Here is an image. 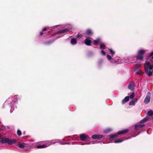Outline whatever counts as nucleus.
<instances>
[{
	"label": "nucleus",
	"instance_id": "dca6fc26",
	"mask_svg": "<svg viewBox=\"0 0 153 153\" xmlns=\"http://www.w3.org/2000/svg\"><path fill=\"white\" fill-rule=\"evenodd\" d=\"M77 41L75 39H72L71 40V43L73 45H76L77 43Z\"/></svg>",
	"mask_w": 153,
	"mask_h": 153
},
{
	"label": "nucleus",
	"instance_id": "58836bf2",
	"mask_svg": "<svg viewBox=\"0 0 153 153\" xmlns=\"http://www.w3.org/2000/svg\"><path fill=\"white\" fill-rule=\"evenodd\" d=\"M53 29V27H51L50 28V30H52V29Z\"/></svg>",
	"mask_w": 153,
	"mask_h": 153
},
{
	"label": "nucleus",
	"instance_id": "79ce46f5",
	"mask_svg": "<svg viewBox=\"0 0 153 153\" xmlns=\"http://www.w3.org/2000/svg\"><path fill=\"white\" fill-rule=\"evenodd\" d=\"M60 36H59V37H58V38H60Z\"/></svg>",
	"mask_w": 153,
	"mask_h": 153
},
{
	"label": "nucleus",
	"instance_id": "0eeeda50",
	"mask_svg": "<svg viewBox=\"0 0 153 153\" xmlns=\"http://www.w3.org/2000/svg\"><path fill=\"white\" fill-rule=\"evenodd\" d=\"M107 58L108 60L111 63H114L116 62L114 61V58H113L109 54H107Z\"/></svg>",
	"mask_w": 153,
	"mask_h": 153
},
{
	"label": "nucleus",
	"instance_id": "2f4dec72",
	"mask_svg": "<svg viewBox=\"0 0 153 153\" xmlns=\"http://www.w3.org/2000/svg\"><path fill=\"white\" fill-rule=\"evenodd\" d=\"M150 93L149 92H148L146 96H150Z\"/></svg>",
	"mask_w": 153,
	"mask_h": 153
},
{
	"label": "nucleus",
	"instance_id": "9b49d317",
	"mask_svg": "<svg viewBox=\"0 0 153 153\" xmlns=\"http://www.w3.org/2000/svg\"><path fill=\"white\" fill-rule=\"evenodd\" d=\"M129 131L128 129H125L123 130L119 131L117 133L118 134H124L128 132Z\"/></svg>",
	"mask_w": 153,
	"mask_h": 153
},
{
	"label": "nucleus",
	"instance_id": "1a4fd4ad",
	"mask_svg": "<svg viewBox=\"0 0 153 153\" xmlns=\"http://www.w3.org/2000/svg\"><path fill=\"white\" fill-rule=\"evenodd\" d=\"M135 83L134 82L131 83L128 85V88L132 91H133L134 89Z\"/></svg>",
	"mask_w": 153,
	"mask_h": 153
},
{
	"label": "nucleus",
	"instance_id": "f03ea898",
	"mask_svg": "<svg viewBox=\"0 0 153 153\" xmlns=\"http://www.w3.org/2000/svg\"><path fill=\"white\" fill-rule=\"evenodd\" d=\"M147 50L143 49L139 50L137 53V55L136 56V58L137 60H143L144 55L146 53Z\"/></svg>",
	"mask_w": 153,
	"mask_h": 153
},
{
	"label": "nucleus",
	"instance_id": "4468645a",
	"mask_svg": "<svg viewBox=\"0 0 153 153\" xmlns=\"http://www.w3.org/2000/svg\"><path fill=\"white\" fill-rule=\"evenodd\" d=\"M148 119H149L148 117L144 118L140 121L139 123L140 124H142L143 123H144L145 122L147 121L148 120Z\"/></svg>",
	"mask_w": 153,
	"mask_h": 153
},
{
	"label": "nucleus",
	"instance_id": "c9c22d12",
	"mask_svg": "<svg viewBox=\"0 0 153 153\" xmlns=\"http://www.w3.org/2000/svg\"><path fill=\"white\" fill-rule=\"evenodd\" d=\"M77 37H80H80H81V35H79V34H78V35H77Z\"/></svg>",
	"mask_w": 153,
	"mask_h": 153
},
{
	"label": "nucleus",
	"instance_id": "ddd939ff",
	"mask_svg": "<svg viewBox=\"0 0 153 153\" xmlns=\"http://www.w3.org/2000/svg\"><path fill=\"white\" fill-rule=\"evenodd\" d=\"M150 100V96H146L144 100V102L145 104H148Z\"/></svg>",
	"mask_w": 153,
	"mask_h": 153
},
{
	"label": "nucleus",
	"instance_id": "c85d7f7f",
	"mask_svg": "<svg viewBox=\"0 0 153 153\" xmlns=\"http://www.w3.org/2000/svg\"><path fill=\"white\" fill-rule=\"evenodd\" d=\"M153 55V51L151 52L149 55V57H151Z\"/></svg>",
	"mask_w": 153,
	"mask_h": 153
},
{
	"label": "nucleus",
	"instance_id": "bb28decb",
	"mask_svg": "<svg viewBox=\"0 0 153 153\" xmlns=\"http://www.w3.org/2000/svg\"><path fill=\"white\" fill-rule=\"evenodd\" d=\"M101 53L102 55L104 56L105 55L106 53L105 51L103 50H102L101 51Z\"/></svg>",
	"mask_w": 153,
	"mask_h": 153
},
{
	"label": "nucleus",
	"instance_id": "9d476101",
	"mask_svg": "<svg viewBox=\"0 0 153 153\" xmlns=\"http://www.w3.org/2000/svg\"><path fill=\"white\" fill-rule=\"evenodd\" d=\"M145 126V125L144 124L136 125L134 126L135 129L136 130H137L139 129L140 128L144 127Z\"/></svg>",
	"mask_w": 153,
	"mask_h": 153
},
{
	"label": "nucleus",
	"instance_id": "6e6552de",
	"mask_svg": "<svg viewBox=\"0 0 153 153\" xmlns=\"http://www.w3.org/2000/svg\"><path fill=\"white\" fill-rule=\"evenodd\" d=\"M91 42L90 38L88 37H87L84 40L85 44L88 46L91 45Z\"/></svg>",
	"mask_w": 153,
	"mask_h": 153
},
{
	"label": "nucleus",
	"instance_id": "4c0bfd02",
	"mask_svg": "<svg viewBox=\"0 0 153 153\" xmlns=\"http://www.w3.org/2000/svg\"><path fill=\"white\" fill-rule=\"evenodd\" d=\"M136 73L137 74H140V72L138 71H136Z\"/></svg>",
	"mask_w": 153,
	"mask_h": 153
},
{
	"label": "nucleus",
	"instance_id": "f257e3e1",
	"mask_svg": "<svg viewBox=\"0 0 153 153\" xmlns=\"http://www.w3.org/2000/svg\"><path fill=\"white\" fill-rule=\"evenodd\" d=\"M145 72L149 76H152L153 74V64L151 65L149 62L144 64Z\"/></svg>",
	"mask_w": 153,
	"mask_h": 153
},
{
	"label": "nucleus",
	"instance_id": "412c9836",
	"mask_svg": "<svg viewBox=\"0 0 153 153\" xmlns=\"http://www.w3.org/2000/svg\"><path fill=\"white\" fill-rule=\"evenodd\" d=\"M147 114L149 116H151L153 115V111L152 110L149 111L147 113Z\"/></svg>",
	"mask_w": 153,
	"mask_h": 153
},
{
	"label": "nucleus",
	"instance_id": "7ed1b4c3",
	"mask_svg": "<svg viewBox=\"0 0 153 153\" xmlns=\"http://www.w3.org/2000/svg\"><path fill=\"white\" fill-rule=\"evenodd\" d=\"M0 141L2 143H7L8 144L10 145L16 142V141L15 140H10L8 138H3Z\"/></svg>",
	"mask_w": 153,
	"mask_h": 153
},
{
	"label": "nucleus",
	"instance_id": "4be33fe9",
	"mask_svg": "<svg viewBox=\"0 0 153 153\" xmlns=\"http://www.w3.org/2000/svg\"><path fill=\"white\" fill-rule=\"evenodd\" d=\"M123 140H121L120 139H118L114 141V142L115 143H119L122 142Z\"/></svg>",
	"mask_w": 153,
	"mask_h": 153
},
{
	"label": "nucleus",
	"instance_id": "a211bd4d",
	"mask_svg": "<svg viewBox=\"0 0 153 153\" xmlns=\"http://www.w3.org/2000/svg\"><path fill=\"white\" fill-rule=\"evenodd\" d=\"M100 40H101L100 38H97L96 40L93 41L94 43V44H98L100 42Z\"/></svg>",
	"mask_w": 153,
	"mask_h": 153
},
{
	"label": "nucleus",
	"instance_id": "2eb2a0df",
	"mask_svg": "<svg viewBox=\"0 0 153 153\" xmlns=\"http://www.w3.org/2000/svg\"><path fill=\"white\" fill-rule=\"evenodd\" d=\"M85 32L86 34L89 36L91 35L92 34V31L90 29L87 30Z\"/></svg>",
	"mask_w": 153,
	"mask_h": 153
},
{
	"label": "nucleus",
	"instance_id": "6ab92c4d",
	"mask_svg": "<svg viewBox=\"0 0 153 153\" xmlns=\"http://www.w3.org/2000/svg\"><path fill=\"white\" fill-rule=\"evenodd\" d=\"M105 45H104V44L103 43H102L100 44V49H101L103 50L105 49Z\"/></svg>",
	"mask_w": 153,
	"mask_h": 153
},
{
	"label": "nucleus",
	"instance_id": "f704fd0d",
	"mask_svg": "<svg viewBox=\"0 0 153 153\" xmlns=\"http://www.w3.org/2000/svg\"><path fill=\"white\" fill-rule=\"evenodd\" d=\"M134 100V102H137V99H133Z\"/></svg>",
	"mask_w": 153,
	"mask_h": 153
},
{
	"label": "nucleus",
	"instance_id": "a878e982",
	"mask_svg": "<svg viewBox=\"0 0 153 153\" xmlns=\"http://www.w3.org/2000/svg\"><path fill=\"white\" fill-rule=\"evenodd\" d=\"M109 50H110V53L111 54H112V55H114L115 54V52L114 51H113L111 49H109Z\"/></svg>",
	"mask_w": 153,
	"mask_h": 153
},
{
	"label": "nucleus",
	"instance_id": "423d86ee",
	"mask_svg": "<svg viewBox=\"0 0 153 153\" xmlns=\"http://www.w3.org/2000/svg\"><path fill=\"white\" fill-rule=\"evenodd\" d=\"M103 137V135L98 134H95L91 136V138L94 139H97L99 140L102 138Z\"/></svg>",
	"mask_w": 153,
	"mask_h": 153
},
{
	"label": "nucleus",
	"instance_id": "473e14b6",
	"mask_svg": "<svg viewBox=\"0 0 153 153\" xmlns=\"http://www.w3.org/2000/svg\"><path fill=\"white\" fill-rule=\"evenodd\" d=\"M54 41H49V42L47 43L48 44H50V43H52Z\"/></svg>",
	"mask_w": 153,
	"mask_h": 153
},
{
	"label": "nucleus",
	"instance_id": "aec40b11",
	"mask_svg": "<svg viewBox=\"0 0 153 153\" xmlns=\"http://www.w3.org/2000/svg\"><path fill=\"white\" fill-rule=\"evenodd\" d=\"M46 147H47V146L46 145H39L36 146L37 148L38 149L44 148Z\"/></svg>",
	"mask_w": 153,
	"mask_h": 153
},
{
	"label": "nucleus",
	"instance_id": "5701e85b",
	"mask_svg": "<svg viewBox=\"0 0 153 153\" xmlns=\"http://www.w3.org/2000/svg\"><path fill=\"white\" fill-rule=\"evenodd\" d=\"M117 134H112L110 135L109 137L111 139H114L115 138L117 137Z\"/></svg>",
	"mask_w": 153,
	"mask_h": 153
},
{
	"label": "nucleus",
	"instance_id": "72a5a7b5",
	"mask_svg": "<svg viewBox=\"0 0 153 153\" xmlns=\"http://www.w3.org/2000/svg\"><path fill=\"white\" fill-rule=\"evenodd\" d=\"M134 93L132 92L131 93V94L130 96H134Z\"/></svg>",
	"mask_w": 153,
	"mask_h": 153
},
{
	"label": "nucleus",
	"instance_id": "cd10ccee",
	"mask_svg": "<svg viewBox=\"0 0 153 153\" xmlns=\"http://www.w3.org/2000/svg\"><path fill=\"white\" fill-rule=\"evenodd\" d=\"M103 62V61L102 60H101V61H100L99 62V63H98V65L99 66H100L101 64H102V62Z\"/></svg>",
	"mask_w": 153,
	"mask_h": 153
},
{
	"label": "nucleus",
	"instance_id": "7c9ffc66",
	"mask_svg": "<svg viewBox=\"0 0 153 153\" xmlns=\"http://www.w3.org/2000/svg\"><path fill=\"white\" fill-rule=\"evenodd\" d=\"M43 31H42H42H41V32H40V35L41 36H42V35L43 34Z\"/></svg>",
	"mask_w": 153,
	"mask_h": 153
},
{
	"label": "nucleus",
	"instance_id": "393cba45",
	"mask_svg": "<svg viewBox=\"0 0 153 153\" xmlns=\"http://www.w3.org/2000/svg\"><path fill=\"white\" fill-rule=\"evenodd\" d=\"M17 134L19 136H20L22 135L21 131L19 130H18L17 131Z\"/></svg>",
	"mask_w": 153,
	"mask_h": 153
},
{
	"label": "nucleus",
	"instance_id": "c756f323",
	"mask_svg": "<svg viewBox=\"0 0 153 153\" xmlns=\"http://www.w3.org/2000/svg\"><path fill=\"white\" fill-rule=\"evenodd\" d=\"M47 28L46 27H45L44 28H43L42 30V31H45L46 30Z\"/></svg>",
	"mask_w": 153,
	"mask_h": 153
},
{
	"label": "nucleus",
	"instance_id": "ea45409f",
	"mask_svg": "<svg viewBox=\"0 0 153 153\" xmlns=\"http://www.w3.org/2000/svg\"><path fill=\"white\" fill-rule=\"evenodd\" d=\"M88 143H85V144H88Z\"/></svg>",
	"mask_w": 153,
	"mask_h": 153
},
{
	"label": "nucleus",
	"instance_id": "39448f33",
	"mask_svg": "<svg viewBox=\"0 0 153 153\" xmlns=\"http://www.w3.org/2000/svg\"><path fill=\"white\" fill-rule=\"evenodd\" d=\"M134 96H126L123 100H122V102L123 104L126 103L128 102L129 100V98L130 99H133Z\"/></svg>",
	"mask_w": 153,
	"mask_h": 153
},
{
	"label": "nucleus",
	"instance_id": "e433bc0d",
	"mask_svg": "<svg viewBox=\"0 0 153 153\" xmlns=\"http://www.w3.org/2000/svg\"><path fill=\"white\" fill-rule=\"evenodd\" d=\"M109 131V130H106V131H105V133H107V132H108Z\"/></svg>",
	"mask_w": 153,
	"mask_h": 153
},
{
	"label": "nucleus",
	"instance_id": "20e7f679",
	"mask_svg": "<svg viewBox=\"0 0 153 153\" xmlns=\"http://www.w3.org/2000/svg\"><path fill=\"white\" fill-rule=\"evenodd\" d=\"M79 137L81 140L83 141H85L90 138L88 135L84 134H80L79 135Z\"/></svg>",
	"mask_w": 153,
	"mask_h": 153
},
{
	"label": "nucleus",
	"instance_id": "f8f14e48",
	"mask_svg": "<svg viewBox=\"0 0 153 153\" xmlns=\"http://www.w3.org/2000/svg\"><path fill=\"white\" fill-rule=\"evenodd\" d=\"M68 28H65L64 29L62 30H61L59 31H57L56 32V34H59L61 33H67L68 31Z\"/></svg>",
	"mask_w": 153,
	"mask_h": 153
},
{
	"label": "nucleus",
	"instance_id": "b1692460",
	"mask_svg": "<svg viewBox=\"0 0 153 153\" xmlns=\"http://www.w3.org/2000/svg\"><path fill=\"white\" fill-rule=\"evenodd\" d=\"M129 105H135V102L134 100H132L129 102Z\"/></svg>",
	"mask_w": 153,
	"mask_h": 153
},
{
	"label": "nucleus",
	"instance_id": "f3484780",
	"mask_svg": "<svg viewBox=\"0 0 153 153\" xmlns=\"http://www.w3.org/2000/svg\"><path fill=\"white\" fill-rule=\"evenodd\" d=\"M25 144L24 143H19L18 144V146L20 148H24L25 147Z\"/></svg>",
	"mask_w": 153,
	"mask_h": 153
},
{
	"label": "nucleus",
	"instance_id": "a19ab883",
	"mask_svg": "<svg viewBox=\"0 0 153 153\" xmlns=\"http://www.w3.org/2000/svg\"><path fill=\"white\" fill-rule=\"evenodd\" d=\"M138 70V69H136V71H137V70Z\"/></svg>",
	"mask_w": 153,
	"mask_h": 153
}]
</instances>
